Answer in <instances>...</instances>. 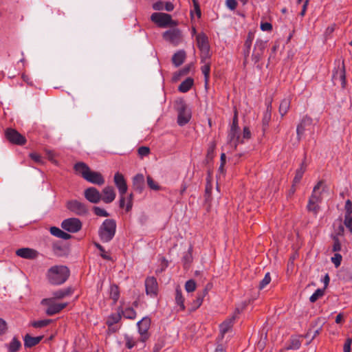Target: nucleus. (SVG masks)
Returning <instances> with one entry per match:
<instances>
[{"label":"nucleus","mask_w":352,"mask_h":352,"mask_svg":"<svg viewBox=\"0 0 352 352\" xmlns=\"http://www.w3.org/2000/svg\"><path fill=\"white\" fill-rule=\"evenodd\" d=\"M94 212L96 215L99 216V217H107L109 216V214L104 209L101 208L98 206L94 207Z\"/></svg>","instance_id":"nucleus-46"},{"label":"nucleus","mask_w":352,"mask_h":352,"mask_svg":"<svg viewBox=\"0 0 352 352\" xmlns=\"http://www.w3.org/2000/svg\"><path fill=\"white\" fill-rule=\"evenodd\" d=\"M16 254L23 258L33 259L36 258L38 252L36 250L28 248H23L18 249L16 251Z\"/></svg>","instance_id":"nucleus-17"},{"label":"nucleus","mask_w":352,"mask_h":352,"mask_svg":"<svg viewBox=\"0 0 352 352\" xmlns=\"http://www.w3.org/2000/svg\"><path fill=\"white\" fill-rule=\"evenodd\" d=\"M147 184L148 187L154 190H158L160 189V186L156 183L151 176H147Z\"/></svg>","instance_id":"nucleus-43"},{"label":"nucleus","mask_w":352,"mask_h":352,"mask_svg":"<svg viewBox=\"0 0 352 352\" xmlns=\"http://www.w3.org/2000/svg\"><path fill=\"white\" fill-rule=\"evenodd\" d=\"M6 138L14 144L23 145L26 142L25 138L19 133L16 130L8 128L5 131Z\"/></svg>","instance_id":"nucleus-8"},{"label":"nucleus","mask_w":352,"mask_h":352,"mask_svg":"<svg viewBox=\"0 0 352 352\" xmlns=\"http://www.w3.org/2000/svg\"><path fill=\"white\" fill-rule=\"evenodd\" d=\"M113 182L118 190L120 195L119 206L120 208H123L125 206V194L128 190L126 182L124 175L119 172L115 173L113 177Z\"/></svg>","instance_id":"nucleus-3"},{"label":"nucleus","mask_w":352,"mask_h":352,"mask_svg":"<svg viewBox=\"0 0 352 352\" xmlns=\"http://www.w3.org/2000/svg\"><path fill=\"white\" fill-rule=\"evenodd\" d=\"M95 245L100 251V252H101L100 256L104 259H105V260H111V257L105 252L104 248L100 244H99L98 243H95Z\"/></svg>","instance_id":"nucleus-50"},{"label":"nucleus","mask_w":352,"mask_h":352,"mask_svg":"<svg viewBox=\"0 0 352 352\" xmlns=\"http://www.w3.org/2000/svg\"><path fill=\"white\" fill-rule=\"evenodd\" d=\"M254 38V33L252 31H250L248 33V36L246 40L244 43V50H243V56L245 60H247L248 57L250 54V50L252 44V41Z\"/></svg>","instance_id":"nucleus-19"},{"label":"nucleus","mask_w":352,"mask_h":352,"mask_svg":"<svg viewBox=\"0 0 352 352\" xmlns=\"http://www.w3.org/2000/svg\"><path fill=\"white\" fill-rule=\"evenodd\" d=\"M193 82L194 80L192 78H188L179 85L178 90L182 93H186L190 89Z\"/></svg>","instance_id":"nucleus-30"},{"label":"nucleus","mask_w":352,"mask_h":352,"mask_svg":"<svg viewBox=\"0 0 352 352\" xmlns=\"http://www.w3.org/2000/svg\"><path fill=\"white\" fill-rule=\"evenodd\" d=\"M85 179L87 182L101 186L104 184V179L101 173L96 171H89L88 174L85 177Z\"/></svg>","instance_id":"nucleus-16"},{"label":"nucleus","mask_w":352,"mask_h":352,"mask_svg":"<svg viewBox=\"0 0 352 352\" xmlns=\"http://www.w3.org/2000/svg\"><path fill=\"white\" fill-rule=\"evenodd\" d=\"M344 208H345L344 217L352 216V202L349 199H347L346 201Z\"/></svg>","instance_id":"nucleus-49"},{"label":"nucleus","mask_w":352,"mask_h":352,"mask_svg":"<svg viewBox=\"0 0 352 352\" xmlns=\"http://www.w3.org/2000/svg\"><path fill=\"white\" fill-rule=\"evenodd\" d=\"M8 329L6 322L0 318V336L4 334Z\"/></svg>","instance_id":"nucleus-55"},{"label":"nucleus","mask_w":352,"mask_h":352,"mask_svg":"<svg viewBox=\"0 0 352 352\" xmlns=\"http://www.w3.org/2000/svg\"><path fill=\"white\" fill-rule=\"evenodd\" d=\"M61 227L69 232L76 233L81 230L82 222L78 218H69L63 221Z\"/></svg>","instance_id":"nucleus-9"},{"label":"nucleus","mask_w":352,"mask_h":352,"mask_svg":"<svg viewBox=\"0 0 352 352\" xmlns=\"http://www.w3.org/2000/svg\"><path fill=\"white\" fill-rule=\"evenodd\" d=\"M61 232H62V230H60V228H58L57 227H51L50 228V233L53 236H55L56 237L59 238Z\"/></svg>","instance_id":"nucleus-60"},{"label":"nucleus","mask_w":352,"mask_h":352,"mask_svg":"<svg viewBox=\"0 0 352 352\" xmlns=\"http://www.w3.org/2000/svg\"><path fill=\"white\" fill-rule=\"evenodd\" d=\"M67 208L76 215L83 216L87 214V206L78 200L73 199L67 202Z\"/></svg>","instance_id":"nucleus-6"},{"label":"nucleus","mask_w":352,"mask_h":352,"mask_svg":"<svg viewBox=\"0 0 352 352\" xmlns=\"http://www.w3.org/2000/svg\"><path fill=\"white\" fill-rule=\"evenodd\" d=\"M305 130V126H304L302 122L300 123L297 126L296 133H297V137H298V140H300L301 138V136L304 133Z\"/></svg>","instance_id":"nucleus-54"},{"label":"nucleus","mask_w":352,"mask_h":352,"mask_svg":"<svg viewBox=\"0 0 352 352\" xmlns=\"http://www.w3.org/2000/svg\"><path fill=\"white\" fill-rule=\"evenodd\" d=\"M291 100L289 98H284L279 106V113L283 117L290 108Z\"/></svg>","instance_id":"nucleus-34"},{"label":"nucleus","mask_w":352,"mask_h":352,"mask_svg":"<svg viewBox=\"0 0 352 352\" xmlns=\"http://www.w3.org/2000/svg\"><path fill=\"white\" fill-rule=\"evenodd\" d=\"M74 168L76 173L80 175L84 179L90 170L89 167L85 163L82 162L75 164Z\"/></svg>","instance_id":"nucleus-24"},{"label":"nucleus","mask_w":352,"mask_h":352,"mask_svg":"<svg viewBox=\"0 0 352 352\" xmlns=\"http://www.w3.org/2000/svg\"><path fill=\"white\" fill-rule=\"evenodd\" d=\"M144 186V177L142 174H137L133 178V187L135 190L141 192Z\"/></svg>","instance_id":"nucleus-22"},{"label":"nucleus","mask_w":352,"mask_h":352,"mask_svg":"<svg viewBox=\"0 0 352 352\" xmlns=\"http://www.w3.org/2000/svg\"><path fill=\"white\" fill-rule=\"evenodd\" d=\"M43 338V336L32 337L29 334H27L23 338L24 346L26 348H31L32 346H34L41 342Z\"/></svg>","instance_id":"nucleus-21"},{"label":"nucleus","mask_w":352,"mask_h":352,"mask_svg":"<svg viewBox=\"0 0 352 352\" xmlns=\"http://www.w3.org/2000/svg\"><path fill=\"white\" fill-rule=\"evenodd\" d=\"M206 294H207V290L204 289L201 293L197 294L196 300H194L193 304H192L194 310L199 308L201 305V304L203 302L204 298L205 297Z\"/></svg>","instance_id":"nucleus-37"},{"label":"nucleus","mask_w":352,"mask_h":352,"mask_svg":"<svg viewBox=\"0 0 352 352\" xmlns=\"http://www.w3.org/2000/svg\"><path fill=\"white\" fill-rule=\"evenodd\" d=\"M352 344V339L351 338H347L345 341V343L344 344L343 347V351L344 352H351V345Z\"/></svg>","instance_id":"nucleus-58"},{"label":"nucleus","mask_w":352,"mask_h":352,"mask_svg":"<svg viewBox=\"0 0 352 352\" xmlns=\"http://www.w3.org/2000/svg\"><path fill=\"white\" fill-rule=\"evenodd\" d=\"M120 308V312L125 318L133 320L136 317V311L132 307H126L124 309Z\"/></svg>","instance_id":"nucleus-33"},{"label":"nucleus","mask_w":352,"mask_h":352,"mask_svg":"<svg viewBox=\"0 0 352 352\" xmlns=\"http://www.w3.org/2000/svg\"><path fill=\"white\" fill-rule=\"evenodd\" d=\"M67 306V303H52L46 309L48 316H52L60 312Z\"/></svg>","instance_id":"nucleus-23"},{"label":"nucleus","mask_w":352,"mask_h":352,"mask_svg":"<svg viewBox=\"0 0 352 352\" xmlns=\"http://www.w3.org/2000/svg\"><path fill=\"white\" fill-rule=\"evenodd\" d=\"M166 11L170 12L174 9V5L171 2H166L165 7L164 8Z\"/></svg>","instance_id":"nucleus-64"},{"label":"nucleus","mask_w":352,"mask_h":352,"mask_svg":"<svg viewBox=\"0 0 352 352\" xmlns=\"http://www.w3.org/2000/svg\"><path fill=\"white\" fill-rule=\"evenodd\" d=\"M342 256L340 254L336 252L333 256L331 257V262L334 264L336 267H338L340 265L342 262Z\"/></svg>","instance_id":"nucleus-47"},{"label":"nucleus","mask_w":352,"mask_h":352,"mask_svg":"<svg viewBox=\"0 0 352 352\" xmlns=\"http://www.w3.org/2000/svg\"><path fill=\"white\" fill-rule=\"evenodd\" d=\"M196 283L194 280L190 279L186 282L185 289L187 292H192L196 289Z\"/></svg>","instance_id":"nucleus-42"},{"label":"nucleus","mask_w":352,"mask_h":352,"mask_svg":"<svg viewBox=\"0 0 352 352\" xmlns=\"http://www.w3.org/2000/svg\"><path fill=\"white\" fill-rule=\"evenodd\" d=\"M153 9L155 10H164V3L162 1H157L153 4Z\"/></svg>","instance_id":"nucleus-62"},{"label":"nucleus","mask_w":352,"mask_h":352,"mask_svg":"<svg viewBox=\"0 0 352 352\" xmlns=\"http://www.w3.org/2000/svg\"><path fill=\"white\" fill-rule=\"evenodd\" d=\"M306 166L305 165V163L302 162L300 165V167L298 168L296 171V175L293 180V184L296 185L298 184L301 179L302 178V176L305 172Z\"/></svg>","instance_id":"nucleus-35"},{"label":"nucleus","mask_w":352,"mask_h":352,"mask_svg":"<svg viewBox=\"0 0 352 352\" xmlns=\"http://www.w3.org/2000/svg\"><path fill=\"white\" fill-rule=\"evenodd\" d=\"M30 157L32 160L35 161L36 162L41 163L42 162V157L40 155L36 153H32L30 154Z\"/></svg>","instance_id":"nucleus-63"},{"label":"nucleus","mask_w":352,"mask_h":352,"mask_svg":"<svg viewBox=\"0 0 352 352\" xmlns=\"http://www.w3.org/2000/svg\"><path fill=\"white\" fill-rule=\"evenodd\" d=\"M85 197L91 203L97 204L100 202L102 198V195L94 187H89L84 192Z\"/></svg>","instance_id":"nucleus-14"},{"label":"nucleus","mask_w":352,"mask_h":352,"mask_svg":"<svg viewBox=\"0 0 352 352\" xmlns=\"http://www.w3.org/2000/svg\"><path fill=\"white\" fill-rule=\"evenodd\" d=\"M69 276V270L66 266L54 265L50 267L46 276L49 283L52 285H61L64 283Z\"/></svg>","instance_id":"nucleus-1"},{"label":"nucleus","mask_w":352,"mask_h":352,"mask_svg":"<svg viewBox=\"0 0 352 352\" xmlns=\"http://www.w3.org/2000/svg\"><path fill=\"white\" fill-rule=\"evenodd\" d=\"M307 208L309 211H312L314 213H317L319 209V206L318 204H316L315 203L314 204L313 202H310V201H309Z\"/></svg>","instance_id":"nucleus-57"},{"label":"nucleus","mask_w":352,"mask_h":352,"mask_svg":"<svg viewBox=\"0 0 352 352\" xmlns=\"http://www.w3.org/2000/svg\"><path fill=\"white\" fill-rule=\"evenodd\" d=\"M151 20L160 28H166L168 25L175 26L177 22L172 19L169 14L164 12H154L151 16Z\"/></svg>","instance_id":"nucleus-4"},{"label":"nucleus","mask_w":352,"mask_h":352,"mask_svg":"<svg viewBox=\"0 0 352 352\" xmlns=\"http://www.w3.org/2000/svg\"><path fill=\"white\" fill-rule=\"evenodd\" d=\"M177 124L179 126H184L189 122L191 118V111L186 105L182 102L177 109Z\"/></svg>","instance_id":"nucleus-10"},{"label":"nucleus","mask_w":352,"mask_h":352,"mask_svg":"<svg viewBox=\"0 0 352 352\" xmlns=\"http://www.w3.org/2000/svg\"><path fill=\"white\" fill-rule=\"evenodd\" d=\"M163 38L174 45H177L182 42V34L178 28H172L163 33Z\"/></svg>","instance_id":"nucleus-7"},{"label":"nucleus","mask_w":352,"mask_h":352,"mask_svg":"<svg viewBox=\"0 0 352 352\" xmlns=\"http://www.w3.org/2000/svg\"><path fill=\"white\" fill-rule=\"evenodd\" d=\"M228 140L233 142L234 146H236L239 140V129H231L228 133Z\"/></svg>","instance_id":"nucleus-32"},{"label":"nucleus","mask_w":352,"mask_h":352,"mask_svg":"<svg viewBox=\"0 0 352 352\" xmlns=\"http://www.w3.org/2000/svg\"><path fill=\"white\" fill-rule=\"evenodd\" d=\"M138 153L141 157H143L150 153V148L147 146H140L138 150Z\"/></svg>","instance_id":"nucleus-51"},{"label":"nucleus","mask_w":352,"mask_h":352,"mask_svg":"<svg viewBox=\"0 0 352 352\" xmlns=\"http://www.w3.org/2000/svg\"><path fill=\"white\" fill-rule=\"evenodd\" d=\"M322 184V181H319L317 184L314 187L313 189V193L309 198V201L310 202H313L314 204H318V202L320 201V193H318V190L320 188Z\"/></svg>","instance_id":"nucleus-27"},{"label":"nucleus","mask_w":352,"mask_h":352,"mask_svg":"<svg viewBox=\"0 0 352 352\" xmlns=\"http://www.w3.org/2000/svg\"><path fill=\"white\" fill-rule=\"evenodd\" d=\"M236 317V314H234L233 316H230L225 321H223L219 326L220 332L222 336H223L227 332H228L232 327H233L234 320Z\"/></svg>","instance_id":"nucleus-18"},{"label":"nucleus","mask_w":352,"mask_h":352,"mask_svg":"<svg viewBox=\"0 0 352 352\" xmlns=\"http://www.w3.org/2000/svg\"><path fill=\"white\" fill-rule=\"evenodd\" d=\"M344 225L349 230V231L352 234V216L344 217Z\"/></svg>","instance_id":"nucleus-52"},{"label":"nucleus","mask_w":352,"mask_h":352,"mask_svg":"<svg viewBox=\"0 0 352 352\" xmlns=\"http://www.w3.org/2000/svg\"><path fill=\"white\" fill-rule=\"evenodd\" d=\"M175 302L177 305L179 307V309L183 311L185 309L184 305V298L182 296V290L179 287H177L175 289Z\"/></svg>","instance_id":"nucleus-29"},{"label":"nucleus","mask_w":352,"mask_h":352,"mask_svg":"<svg viewBox=\"0 0 352 352\" xmlns=\"http://www.w3.org/2000/svg\"><path fill=\"white\" fill-rule=\"evenodd\" d=\"M261 29L263 31H271L272 30V25L268 22L262 23L261 24Z\"/></svg>","instance_id":"nucleus-59"},{"label":"nucleus","mask_w":352,"mask_h":352,"mask_svg":"<svg viewBox=\"0 0 352 352\" xmlns=\"http://www.w3.org/2000/svg\"><path fill=\"white\" fill-rule=\"evenodd\" d=\"M324 294V289H318L310 296L309 300L311 302H315L318 298L323 296Z\"/></svg>","instance_id":"nucleus-39"},{"label":"nucleus","mask_w":352,"mask_h":352,"mask_svg":"<svg viewBox=\"0 0 352 352\" xmlns=\"http://www.w3.org/2000/svg\"><path fill=\"white\" fill-rule=\"evenodd\" d=\"M124 340L126 342V346L129 349H132L136 344V341L131 336L125 335Z\"/></svg>","instance_id":"nucleus-45"},{"label":"nucleus","mask_w":352,"mask_h":352,"mask_svg":"<svg viewBox=\"0 0 352 352\" xmlns=\"http://www.w3.org/2000/svg\"><path fill=\"white\" fill-rule=\"evenodd\" d=\"M271 281V276L270 272L265 274L264 278L261 280L258 289H264Z\"/></svg>","instance_id":"nucleus-41"},{"label":"nucleus","mask_w":352,"mask_h":352,"mask_svg":"<svg viewBox=\"0 0 352 352\" xmlns=\"http://www.w3.org/2000/svg\"><path fill=\"white\" fill-rule=\"evenodd\" d=\"M101 200L105 204H110L113 202L116 197L115 189L113 186H107L104 187L102 191Z\"/></svg>","instance_id":"nucleus-15"},{"label":"nucleus","mask_w":352,"mask_h":352,"mask_svg":"<svg viewBox=\"0 0 352 352\" xmlns=\"http://www.w3.org/2000/svg\"><path fill=\"white\" fill-rule=\"evenodd\" d=\"M197 47L201 53V57L203 56H206V58H209L210 47L207 36L204 33L199 34L197 36Z\"/></svg>","instance_id":"nucleus-11"},{"label":"nucleus","mask_w":352,"mask_h":352,"mask_svg":"<svg viewBox=\"0 0 352 352\" xmlns=\"http://www.w3.org/2000/svg\"><path fill=\"white\" fill-rule=\"evenodd\" d=\"M51 322L52 320L50 319L36 320L31 322V325L34 328H42L47 326L49 324L51 323Z\"/></svg>","instance_id":"nucleus-38"},{"label":"nucleus","mask_w":352,"mask_h":352,"mask_svg":"<svg viewBox=\"0 0 352 352\" xmlns=\"http://www.w3.org/2000/svg\"><path fill=\"white\" fill-rule=\"evenodd\" d=\"M145 289L146 295L155 298L157 295L158 284L154 276L147 277L145 280Z\"/></svg>","instance_id":"nucleus-12"},{"label":"nucleus","mask_w":352,"mask_h":352,"mask_svg":"<svg viewBox=\"0 0 352 352\" xmlns=\"http://www.w3.org/2000/svg\"><path fill=\"white\" fill-rule=\"evenodd\" d=\"M332 239L333 241L332 250L335 252H340L341 250V243L338 237L337 236H332Z\"/></svg>","instance_id":"nucleus-44"},{"label":"nucleus","mask_w":352,"mask_h":352,"mask_svg":"<svg viewBox=\"0 0 352 352\" xmlns=\"http://www.w3.org/2000/svg\"><path fill=\"white\" fill-rule=\"evenodd\" d=\"M266 47V42L261 39H257L255 44L254 50L252 55V60L256 63L261 60L264 50Z\"/></svg>","instance_id":"nucleus-13"},{"label":"nucleus","mask_w":352,"mask_h":352,"mask_svg":"<svg viewBox=\"0 0 352 352\" xmlns=\"http://www.w3.org/2000/svg\"><path fill=\"white\" fill-rule=\"evenodd\" d=\"M72 291L71 288H67L65 289H60L57 291L54 295L57 298H63L67 296H69L72 294Z\"/></svg>","instance_id":"nucleus-40"},{"label":"nucleus","mask_w":352,"mask_h":352,"mask_svg":"<svg viewBox=\"0 0 352 352\" xmlns=\"http://www.w3.org/2000/svg\"><path fill=\"white\" fill-rule=\"evenodd\" d=\"M301 342L297 338H293L291 340V342L289 346L287 347V349H293L297 350L300 347Z\"/></svg>","instance_id":"nucleus-48"},{"label":"nucleus","mask_w":352,"mask_h":352,"mask_svg":"<svg viewBox=\"0 0 352 352\" xmlns=\"http://www.w3.org/2000/svg\"><path fill=\"white\" fill-rule=\"evenodd\" d=\"M138 333L140 334V340L145 342L149 338L148 329L151 326V319L148 317H144L137 323Z\"/></svg>","instance_id":"nucleus-5"},{"label":"nucleus","mask_w":352,"mask_h":352,"mask_svg":"<svg viewBox=\"0 0 352 352\" xmlns=\"http://www.w3.org/2000/svg\"><path fill=\"white\" fill-rule=\"evenodd\" d=\"M272 116V104L270 101L267 103L266 111L263 113L262 123L263 126V131H265V129L268 126L270 121L271 120Z\"/></svg>","instance_id":"nucleus-25"},{"label":"nucleus","mask_w":352,"mask_h":352,"mask_svg":"<svg viewBox=\"0 0 352 352\" xmlns=\"http://www.w3.org/2000/svg\"><path fill=\"white\" fill-rule=\"evenodd\" d=\"M237 1L236 0H226V5L231 10H234L237 6Z\"/></svg>","instance_id":"nucleus-53"},{"label":"nucleus","mask_w":352,"mask_h":352,"mask_svg":"<svg viewBox=\"0 0 352 352\" xmlns=\"http://www.w3.org/2000/svg\"><path fill=\"white\" fill-rule=\"evenodd\" d=\"M133 195L131 193L127 197V204L126 205V211L129 212L131 210L133 206Z\"/></svg>","instance_id":"nucleus-56"},{"label":"nucleus","mask_w":352,"mask_h":352,"mask_svg":"<svg viewBox=\"0 0 352 352\" xmlns=\"http://www.w3.org/2000/svg\"><path fill=\"white\" fill-rule=\"evenodd\" d=\"M6 346L9 352H17L21 348V342L14 337Z\"/></svg>","instance_id":"nucleus-36"},{"label":"nucleus","mask_w":352,"mask_h":352,"mask_svg":"<svg viewBox=\"0 0 352 352\" xmlns=\"http://www.w3.org/2000/svg\"><path fill=\"white\" fill-rule=\"evenodd\" d=\"M201 63H204V65L201 66V70L204 76L205 85L207 86L209 81L210 78V63L208 61L209 58H206V56H201Z\"/></svg>","instance_id":"nucleus-20"},{"label":"nucleus","mask_w":352,"mask_h":352,"mask_svg":"<svg viewBox=\"0 0 352 352\" xmlns=\"http://www.w3.org/2000/svg\"><path fill=\"white\" fill-rule=\"evenodd\" d=\"M336 234L334 236H343L344 233V226H342L341 223L339 225V226L335 230Z\"/></svg>","instance_id":"nucleus-61"},{"label":"nucleus","mask_w":352,"mask_h":352,"mask_svg":"<svg viewBox=\"0 0 352 352\" xmlns=\"http://www.w3.org/2000/svg\"><path fill=\"white\" fill-rule=\"evenodd\" d=\"M109 296L113 300V304H116L120 298V290L118 285L115 284L110 285Z\"/></svg>","instance_id":"nucleus-31"},{"label":"nucleus","mask_w":352,"mask_h":352,"mask_svg":"<svg viewBox=\"0 0 352 352\" xmlns=\"http://www.w3.org/2000/svg\"><path fill=\"white\" fill-rule=\"evenodd\" d=\"M121 318L122 315L120 312V308H118L116 314H112L108 317L106 324L109 328H111L113 324L118 323Z\"/></svg>","instance_id":"nucleus-28"},{"label":"nucleus","mask_w":352,"mask_h":352,"mask_svg":"<svg viewBox=\"0 0 352 352\" xmlns=\"http://www.w3.org/2000/svg\"><path fill=\"white\" fill-rule=\"evenodd\" d=\"M185 58V52L184 50H179L174 54L172 57V61L175 67H179L184 63Z\"/></svg>","instance_id":"nucleus-26"},{"label":"nucleus","mask_w":352,"mask_h":352,"mask_svg":"<svg viewBox=\"0 0 352 352\" xmlns=\"http://www.w3.org/2000/svg\"><path fill=\"white\" fill-rule=\"evenodd\" d=\"M116 222L113 219H105L98 229V236L103 243L111 241L116 234Z\"/></svg>","instance_id":"nucleus-2"}]
</instances>
